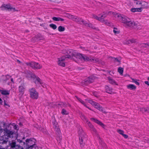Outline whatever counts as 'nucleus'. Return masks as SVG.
Listing matches in <instances>:
<instances>
[{
	"label": "nucleus",
	"instance_id": "c756f323",
	"mask_svg": "<svg viewBox=\"0 0 149 149\" xmlns=\"http://www.w3.org/2000/svg\"><path fill=\"white\" fill-rule=\"evenodd\" d=\"M93 17L95 19H96L99 20V21L101 22H104V20L102 19H101L100 18H99L96 15H93Z\"/></svg>",
	"mask_w": 149,
	"mask_h": 149
},
{
	"label": "nucleus",
	"instance_id": "f8f14e48",
	"mask_svg": "<svg viewBox=\"0 0 149 149\" xmlns=\"http://www.w3.org/2000/svg\"><path fill=\"white\" fill-rule=\"evenodd\" d=\"M9 145L11 148L15 149H24L23 147L18 145L17 142L16 143L15 141L12 140L11 142L10 141Z\"/></svg>",
	"mask_w": 149,
	"mask_h": 149
},
{
	"label": "nucleus",
	"instance_id": "2eb2a0df",
	"mask_svg": "<svg viewBox=\"0 0 149 149\" xmlns=\"http://www.w3.org/2000/svg\"><path fill=\"white\" fill-rule=\"evenodd\" d=\"M66 58V57L65 56H63L61 57L58 58V64L59 65L62 67L65 66V64L64 61Z\"/></svg>",
	"mask_w": 149,
	"mask_h": 149
},
{
	"label": "nucleus",
	"instance_id": "680f3d73",
	"mask_svg": "<svg viewBox=\"0 0 149 149\" xmlns=\"http://www.w3.org/2000/svg\"><path fill=\"white\" fill-rule=\"evenodd\" d=\"M4 104L5 105L8 106L9 107V105H8L7 103H6V102L5 101H4Z\"/></svg>",
	"mask_w": 149,
	"mask_h": 149
},
{
	"label": "nucleus",
	"instance_id": "c03bdc74",
	"mask_svg": "<svg viewBox=\"0 0 149 149\" xmlns=\"http://www.w3.org/2000/svg\"><path fill=\"white\" fill-rule=\"evenodd\" d=\"M140 111L143 112H146V111H147V109H146V108H140Z\"/></svg>",
	"mask_w": 149,
	"mask_h": 149
},
{
	"label": "nucleus",
	"instance_id": "f257e3e1",
	"mask_svg": "<svg viewBox=\"0 0 149 149\" xmlns=\"http://www.w3.org/2000/svg\"><path fill=\"white\" fill-rule=\"evenodd\" d=\"M17 142L20 143L22 145L26 147V149H38L36 144V139L33 138L27 139L25 142H23L22 140L17 139Z\"/></svg>",
	"mask_w": 149,
	"mask_h": 149
},
{
	"label": "nucleus",
	"instance_id": "58836bf2",
	"mask_svg": "<svg viewBox=\"0 0 149 149\" xmlns=\"http://www.w3.org/2000/svg\"><path fill=\"white\" fill-rule=\"evenodd\" d=\"M108 14L109 15H111V14L113 15H114L115 17H117L118 15V14H117V13H114V12H112L111 11H109V12H108Z\"/></svg>",
	"mask_w": 149,
	"mask_h": 149
},
{
	"label": "nucleus",
	"instance_id": "603ef678",
	"mask_svg": "<svg viewBox=\"0 0 149 149\" xmlns=\"http://www.w3.org/2000/svg\"><path fill=\"white\" fill-rule=\"evenodd\" d=\"M78 18L79 17L75 16L74 19L73 21L77 22V20H78Z\"/></svg>",
	"mask_w": 149,
	"mask_h": 149
},
{
	"label": "nucleus",
	"instance_id": "338daca9",
	"mask_svg": "<svg viewBox=\"0 0 149 149\" xmlns=\"http://www.w3.org/2000/svg\"><path fill=\"white\" fill-rule=\"evenodd\" d=\"M17 62L18 63H20L21 62L19 60H17Z\"/></svg>",
	"mask_w": 149,
	"mask_h": 149
},
{
	"label": "nucleus",
	"instance_id": "1a4fd4ad",
	"mask_svg": "<svg viewBox=\"0 0 149 149\" xmlns=\"http://www.w3.org/2000/svg\"><path fill=\"white\" fill-rule=\"evenodd\" d=\"M1 10H8L9 11H17L15 8L13 7L10 4H3L0 7Z\"/></svg>",
	"mask_w": 149,
	"mask_h": 149
},
{
	"label": "nucleus",
	"instance_id": "69168bd1",
	"mask_svg": "<svg viewBox=\"0 0 149 149\" xmlns=\"http://www.w3.org/2000/svg\"><path fill=\"white\" fill-rule=\"evenodd\" d=\"M10 79H11V81L13 83H14L13 79L12 78H10Z\"/></svg>",
	"mask_w": 149,
	"mask_h": 149
},
{
	"label": "nucleus",
	"instance_id": "09e8293b",
	"mask_svg": "<svg viewBox=\"0 0 149 149\" xmlns=\"http://www.w3.org/2000/svg\"><path fill=\"white\" fill-rule=\"evenodd\" d=\"M88 102L91 104L93 105H95V102L94 101H93L92 100H89L88 101Z\"/></svg>",
	"mask_w": 149,
	"mask_h": 149
},
{
	"label": "nucleus",
	"instance_id": "c85d7f7f",
	"mask_svg": "<svg viewBox=\"0 0 149 149\" xmlns=\"http://www.w3.org/2000/svg\"><path fill=\"white\" fill-rule=\"evenodd\" d=\"M58 105H61V107H65L67 106H70V105L68 103L67 104H66L63 102H60L59 104H58Z\"/></svg>",
	"mask_w": 149,
	"mask_h": 149
},
{
	"label": "nucleus",
	"instance_id": "c9c22d12",
	"mask_svg": "<svg viewBox=\"0 0 149 149\" xmlns=\"http://www.w3.org/2000/svg\"><path fill=\"white\" fill-rule=\"evenodd\" d=\"M77 98V99L81 103H82L83 105H84L85 107L86 106V104L84 102V101H83L80 98H79L78 97H76Z\"/></svg>",
	"mask_w": 149,
	"mask_h": 149
},
{
	"label": "nucleus",
	"instance_id": "f3484780",
	"mask_svg": "<svg viewBox=\"0 0 149 149\" xmlns=\"http://www.w3.org/2000/svg\"><path fill=\"white\" fill-rule=\"evenodd\" d=\"M91 120L95 123H96L97 124H98L99 125L102 127L104 128V125L102 122L97 119L93 118H91Z\"/></svg>",
	"mask_w": 149,
	"mask_h": 149
},
{
	"label": "nucleus",
	"instance_id": "7c9ffc66",
	"mask_svg": "<svg viewBox=\"0 0 149 149\" xmlns=\"http://www.w3.org/2000/svg\"><path fill=\"white\" fill-rule=\"evenodd\" d=\"M136 25H134L132 27H134V28L137 29H141L142 27L140 25L138 24L137 23H136Z\"/></svg>",
	"mask_w": 149,
	"mask_h": 149
},
{
	"label": "nucleus",
	"instance_id": "20e7f679",
	"mask_svg": "<svg viewBox=\"0 0 149 149\" xmlns=\"http://www.w3.org/2000/svg\"><path fill=\"white\" fill-rule=\"evenodd\" d=\"M26 74V77L29 80L33 79V82L36 86L39 84L42 86L43 82L37 76H36L35 74L32 73L30 71H26L25 72Z\"/></svg>",
	"mask_w": 149,
	"mask_h": 149
},
{
	"label": "nucleus",
	"instance_id": "e433bc0d",
	"mask_svg": "<svg viewBox=\"0 0 149 149\" xmlns=\"http://www.w3.org/2000/svg\"><path fill=\"white\" fill-rule=\"evenodd\" d=\"M37 36L38 38V41L41 40H44L45 39L44 37L40 35H37Z\"/></svg>",
	"mask_w": 149,
	"mask_h": 149
},
{
	"label": "nucleus",
	"instance_id": "6e6d98bb",
	"mask_svg": "<svg viewBox=\"0 0 149 149\" xmlns=\"http://www.w3.org/2000/svg\"><path fill=\"white\" fill-rule=\"evenodd\" d=\"M122 136L125 138H127L128 137V136L125 134H123Z\"/></svg>",
	"mask_w": 149,
	"mask_h": 149
},
{
	"label": "nucleus",
	"instance_id": "9d476101",
	"mask_svg": "<svg viewBox=\"0 0 149 149\" xmlns=\"http://www.w3.org/2000/svg\"><path fill=\"white\" fill-rule=\"evenodd\" d=\"M26 64L28 66H29L32 68L34 69H40L42 67V65L38 63L34 62H31L29 63H26Z\"/></svg>",
	"mask_w": 149,
	"mask_h": 149
},
{
	"label": "nucleus",
	"instance_id": "49530a36",
	"mask_svg": "<svg viewBox=\"0 0 149 149\" xmlns=\"http://www.w3.org/2000/svg\"><path fill=\"white\" fill-rule=\"evenodd\" d=\"M117 131L119 134H121L122 135L124 134V131L121 130H118Z\"/></svg>",
	"mask_w": 149,
	"mask_h": 149
},
{
	"label": "nucleus",
	"instance_id": "4c0bfd02",
	"mask_svg": "<svg viewBox=\"0 0 149 149\" xmlns=\"http://www.w3.org/2000/svg\"><path fill=\"white\" fill-rule=\"evenodd\" d=\"M131 79L132 80V82H134L137 85L139 86V83L137 81H138V80H137L133 78H131Z\"/></svg>",
	"mask_w": 149,
	"mask_h": 149
},
{
	"label": "nucleus",
	"instance_id": "f03ea898",
	"mask_svg": "<svg viewBox=\"0 0 149 149\" xmlns=\"http://www.w3.org/2000/svg\"><path fill=\"white\" fill-rule=\"evenodd\" d=\"M5 134L4 135L0 136V144H6L8 141L9 138H13L15 134L12 131H10L7 128L4 129Z\"/></svg>",
	"mask_w": 149,
	"mask_h": 149
},
{
	"label": "nucleus",
	"instance_id": "0e129e2a",
	"mask_svg": "<svg viewBox=\"0 0 149 149\" xmlns=\"http://www.w3.org/2000/svg\"><path fill=\"white\" fill-rule=\"evenodd\" d=\"M108 12H105V15H106V16L107 15H108L109 14H108Z\"/></svg>",
	"mask_w": 149,
	"mask_h": 149
},
{
	"label": "nucleus",
	"instance_id": "cd10ccee",
	"mask_svg": "<svg viewBox=\"0 0 149 149\" xmlns=\"http://www.w3.org/2000/svg\"><path fill=\"white\" fill-rule=\"evenodd\" d=\"M108 79L110 83L112 84H115L117 85H118V84H116V82L113 79H111V77H108Z\"/></svg>",
	"mask_w": 149,
	"mask_h": 149
},
{
	"label": "nucleus",
	"instance_id": "b1692460",
	"mask_svg": "<svg viewBox=\"0 0 149 149\" xmlns=\"http://www.w3.org/2000/svg\"><path fill=\"white\" fill-rule=\"evenodd\" d=\"M11 76L8 75H7L5 76H2V79L3 81H6L7 80L10 79Z\"/></svg>",
	"mask_w": 149,
	"mask_h": 149
},
{
	"label": "nucleus",
	"instance_id": "79ce46f5",
	"mask_svg": "<svg viewBox=\"0 0 149 149\" xmlns=\"http://www.w3.org/2000/svg\"><path fill=\"white\" fill-rule=\"evenodd\" d=\"M61 113L62 114L67 115L68 114V112L64 109H63L61 111Z\"/></svg>",
	"mask_w": 149,
	"mask_h": 149
},
{
	"label": "nucleus",
	"instance_id": "864d4df0",
	"mask_svg": "<svg viewBox=\"0 0 149 149\" xmlns=\"http://www.w3.org/2000/svg\"><path fill=\"white\" fill-rule=\"evenodd\" d=\"M113 58L114 59V61L115 62H120V61H119V60H118V59H117V58Z\"/></svg>",
	"mask_w": 149,
	"mask_h": 149
},
{
	"label": "nucleus",
	"instance_id": "37998d69",
	"mask_svg": "<svg viewBox=\"0 0 149 149\" xmlns=\"http://www.w3.org/2000/svg\"><path fill=\"white\" fill-rule=\"evenodd\" d=\"M140 45H141L142 47H143L147 48L148 46V43H146V44L141 43L140 44Z\"/></svg>",
	"mask_w": 149,
	"mask_h": 149
},
{
	"label": "nucleus",
	"instance_id": "0eeeda50",
	"mask_svg": "<svg viewBox=\"0 0 149 149\" xmlns=\"http://www.w3.org/2000/svg\"><path fill=\"white\" fill-rule=\"evenodd\" d=\"M134 3L137 5V6L139 7L141 9L142 8H147L149 7L148 3L144 1H135Z\"/></svg>",
	"mask_w": 149,
	"mask_h": 149
},
{
	"label": "nucleus",
	"instance_id": "8fccbe9b",
	"mask_svg": "<svg viewBox=\"0 0 149 149\" xmlns=\"http://www.w3.org/2000/svg\"><path fill=\"white\" fill-rule=\"evenodd\" d=\"M104 21L103 23H104L105 24L107 25H110V23L107 20H104Z\"/></svg>",
	"mask_w": 149,
	"mask_h": 149
},
{
	"label": "nucleus",
	"instance_id": "ea45409f",
	"mask_svg": "<svg viewBox=\"0 0 149 149\" xmlns=\"http://www.w3.org/2000/svg\"><path fill=\"white\" fill-rule=\"evenodd\" d=\"M49 26L54 30L56 29L57 28L56 26L54 24H49Z\"/></svg>",
	"mask_w": 149,
	"mask_h": 149
},
{
	"label": "nucleus",
	"instance_id": "39448f33",
	"mask_svg": "<svg viewBox=\"0 0 149 149\" xmlns=\"http://www.w3.org/2000/svg\"><path fill=\"white\" fill-rule=\"evenodd\" d=\"M78 133L80 144L81 147H83L85 145L87 140V136L81 127L79 128Z\"/></svg>",
	"mask_w": 149,
	"mask_h": 149
},
{
	"label": "nucleus",
	"instance_id": "bf43d9fd",
	"mask_svg": "<svg viewBox=\"0 0 149 149\" xmlns=\"http://www.w3.org/2000/svg\"><path fill=\"white\" fill-rule=\"evenodd\" d=\"M145 83L146 84L148 85L149 86V82L148 81H145Z\"/></svg>",
	"mask_w": 149,
	"mask_h": 149
},
{
	"label": "nucleus",
	"instance_id": "774afa93",
	"mask_svg": "<svg viewBox=\"0 0 149 149\" xmlns=\"http://www.w3.org/2000/svg\"><path fill=\"white\" fill-rule=\"evenodd\" d=\"M80 48L81 49H83V50H84V47H80Z\"/></svg>",
	"mask_w": 149,
	"mask_h": 149
},
{
	"label": "nucleus",
	"instance_id": "9b49d317",
	"mask_svg": "<svg viewBox=\"0 0 149 149\" xmlns=\"http://www.w3.org/2000/svg\"><path fill=\"white\" fill-rule=\"evenodd\" d=\"M96 77L92 75L85 79L82 82L83 85H87L88 84L93 82Z\"/></svg>",
	"mask_w": 149,
	"mask_h": 149
},
{
	"label": "nucleus",
	"instance_id": "f704fd0d",
	"mask_svg": "<svg viewBox=\"0 0 149 149\" xmlns=\"http://www.w3.org/2000/svg\"><path fill=\"white\" fill-rule=\"evenodd\" d=\"M118 71L120 74H122L123 71V68L120 67H119L118 69Z\"/></svg>",
	"mask_w": 149,
	"mask_h": 149
},
{
	"label": "nucleus",
	"instance_id": "5fc2aeb1",
	"mask_svg": "<svg viewBox=\"0 0 149 149\" xmlns=\"http://www.w3.org/2000/svg\"><path fill=\"white\" fill-rule=\"evenodd\" d=\"M39 130H40V131H42V132H44V130L42 128L39 127V128L38 129Z\"/></svg>",
	"mask_w": 149,
	"mask_h": 149
},
{
	"label": "nucleus",
	"instance_id": "052dcab7",
	"mask_svg": "<svg viewBox=\"0 0 149 149\" xmlns=\"http://www.w3.org/2000/svg\"><path fill=\"white\" fill-rule=\"evenodd\" d=\"M146 109H147V111H146V112L149 113V107H147L146 108Z\"/></svg>",
	"mask_w": 149,
	"mask_h": 149
},
{
	"label": "nucleus",
	"instance_id": "3c124183",
	"mask_svg": "<svg viewBox=\"0 0 149 149\" xmlns=\"http://www.w3.org/2000/svg\"><path fill=\"white\" fill-rule=\"evenodd\" d=\"M130 41L131 43H134L136 42V40L134 39L130 40Z\"/></svg>",
	"mask_w": 149,
	"mask_h": 149
},
{
	"label": "nucleus",
	"instance_id": "72a5a7b5",
	"mask_svg": "<svg viewBox=\"0 0 149 149\" xmlns=\"http://www.w3.org/2000/svg\"><path fill=\"white\" fill-rule=\"evenodd\" d=\"M37 37V35H36L32 39L31 41L33 42H35L38 41V38Z\"/></svg>",
	"mask_w": 149,
	"mask_h": 149
},
{
	"label": "nucleus",
	"instance_id": "ddd939ff",
	"mask_svg": "<svg viewBox=\"0 0 149 149\" xmlns=\"http://www.w3.org/2000/svg\"><path fill=\"white\" fill-rule=\"evenodd\" d=\"M77 22L80 24H83L86 26H88L93 29H96V28L93 26L92 24L91 23H87L86 21H84L81 19L79 18H78V20H77Z\"/></svg>",
	"mask_w": 149,
	"mask_h": 149
},
{
	"label": "nucleus",
	"instance_id": "a18cd8bd",
	"mask_svg": "<svg viewBox=\"0 0 149 149\" xmlns=\"http://www.w3.org/2000/svg\"><path fill=\"white\" fill-rule=\"evenodd\" d=\"M117 29L116 28L114 27L113 28V32L115 34H118L119 33V31L116 30Z\"/></svg>",
	"mask_w": 149,
	"mask_h": 149
},
{
	"label": "nucleus",
	"instance_id": "13d9d810",
	"mask_svg": "<svg viewBox=\"0 0 149 149\" xmlns=\"http://www.w3.org/2000/svg\"><path fill=\"white\" fill-rule=\"evenodd\" d=\"M93 95L96 97H97V93L96 92L93 93Z\"/></svg>",
	"mask_w": 149,
	"mask_h": 149
},
{
	"label": "nucleus",
	"instance_id": "4be33fe9",
	"mask_svg": "<svg viewBox=\"0 0 149 149\" xmlns=\"http://www.w3.org/2000/svg\"><path fill=\"white\" fill-rule=\"evenodd\" d=\"M80 116L81 119L84 121H86V122H88V120L86 116L82 113H80Z\"/></svg>",
	"mask_w": 149,
	"mask_h": 149
},
{
	"label": "nucleus",
	"instance_id": "5701e85b",
	"mask_svg": "<svg viewBox=\"0 0 149 149\" xmlns=\"http://www.w3.org/2000/svg\"><path fill=\"white\" fill-rule=\"evenodd\" d=\"M106 88V91L107 93L111 94L112 92L113 89L111 87H110L108 86H106L105 87Z\"/></svg>",
	"mask_w": 149,
	"mask_h": 149
},
{
	"label": "nucleus",
	"instance_id": "bb28decb",
	"mask_svg": "<svg viewBox=\"0 0 149 149\" xmlns=\"http://www.w3.org/2000/svg\"><path fill=\"white\" fill-rule=\"evenodd\" d=\"M52 19L54 21H61L63 22L64 21V19L60 17H53L52 18Z\"/></svg>",
	"mask_w": 149,
	"mask_h": 149
},
{
	"label": "nucleus",
	"instance_id": "473e14b6",
	"mask_svg": "<svg viewBox=\"0 0 149 149\" xmlns=\"http://www.w3.org/2000/svg\"><path fill=\"white\" fill-rule=\"evenodd\" d=\"M58 29L59 31L62 32L65 31V28L63 26H60L58 27Z\"/></svg>",
	"mask_w": 149,
	"mask_h": 149
},
{
	"label": "nucleus",
	"instance_id": "e2e57ef3",
	"mask_svg": "<svg viewBox=\"0 0 149 149\" xmlns=\"http://www.w3.org/2000/svg\"><path fill=\"white\" fill-rule=\"evenodd\" d=\"M2 101L1 98H0V104H2Z\"/></svg>",
	"mask_w": 149,
	"mask_h": 149
},
{
	"label": "nucleus",
	"instance_id": "6ab92c4d",
	"mask_svg": "<svg viewBox=\"0 0 149 149\" xmlns=\"http://www.w3.org/2000/svg\"><path fill=\"white\" fill-rule=\"evenodd\" d=\"M25 88L24 87V84H22L19 87V92L21 93L22 94H23L25 91Z\"/></svg>",
	"mask_w": 149,
	"mask_h": 149
},
{
	"label": "nucleus",
	"instance_id": "423d86ee",
	"mask_svg": "<svg viewBox=\"0 0 149 149\" xmlns=\"http://www.w3.org/2000/svg\"><path fill=\"white\" fill-rule=\"evenodd\" d=\"M74 56L77 59V60H75L77 62H79L80 61L83 62L89 61L90 60V58L86 55L76 52H75Z\"/></svg>",
	"mask_w": 149,
	"mask_h": 149
},
{
	"label": "nucleus",
	"instance_id": "393cba45",
	"mask_svg": "<svg viewBox=\"0 0 149 149\" xmlns=\"http://www.w3.org/2000/svg\"><path fill=\"white\" fill-rule=\"evenodd\" d=\"M93 61V62L97 63H100L101 61V60H100L96 58H94L92 59L90 58L89 61Z\"/></svg>",
	"mask_w": 149,
	"mask_h": 149
},
{
	"label": "nucleus",
	"instance_id": "2f4dec72",
	"mask_svg": "<svg viewBox=\"0 0 149 149\" xmlns=\"http://www.w3.org/2000/svg\"><path fill=\"white\" fill-rule=\"evenodd\" d=\"M0 91L1 92V93L3 95H8L9 94V93L8 91L0 90Z\"/></svg>",
	"mask_w": 149,
	"mask_h": 149
},
{
	"label": "nucleus",
	"instance_id": "de8ad7c7",
	"mask_svg": "<svg viewBox=\"0 0 149 149\" xmlns=\"http://www.w3.org/2000/svg\"><path fill=\"white\" fill-rule=\"evenodd\" d=\"M103 14L100 17H99V18H101V19L104 20V18L106 17V15L105 14V12H103Z\"/></svg>",
	"mask_w": 149,
	"mask_h": 149
},
{
	"label": "nucleus",
	"instance_id": "6e6552de",
	"mask_svg": "<svg viewBox=\"0 0 149 149\" xmlns=\"http://www.w3.org/2000/svg\"><path fill=\"white\" fill-rule=\"evenodd\" d=\"M30 97L33 99H37L38 97V93L35 88H32L29 89Z\"/></svg>",
	"mask_w": 149,
	"mask_h": 149
},
{
	"label": "nucleus",
	"instance_id": "a878e982",
	"mask_svg": "<svg viewBox=\"0 0 149 149\" xmlns=\"http://www.w3.org/2000/svg\"><path fill=\"white\" fill-rule=\"evenodd\" d=\"M127 87L128 89L132 90H134L136 88V87L135 86L132 84H130L127 85Z\"/></svg>",
	"mask_w": 149,
	"mask_h": 149
},
{
	"label": "nucleus",
	"instance_id": "aec40b11",
	"mask_svg": "<svg viewBox=\"0 0 149 149\" xmlns=\"http://www.w3.org/2000/svg\"><path fill=\"white\" fill-rule=\"evenodd\" d=\"M142 10L140 7L139 8H132L131 9V11L133 13L140 12H141Z\"/></svg>",
	"mask_w": 149,
	"mask_h": 149
},
{
	"label": "nucleus",
	"instance_id": "7ed1b4c3",
	"mask_svg": "<svg viewBox=\"0 0 149 149\" xmlns=\"http://www.w3.org/2000/svg\"><path fill=\"white\" fill-rule=\"evenodd\" d=\"M118 19L126 27H132L134 25H136V22L132 21L131 19L125 16H121L120 14H118L117 16Z\"/></svg>",
	"mask_w": 149,
	"mask_h": 149
},
{
	"label": "nucleus",
	"instance_id": "dca6fc26",
	"mask_svg": "<svg viewBox=\"0 0 149 149\" xmlns=\"http://www.w3.org/2000/svg\"><path fill=\"white\" fill-rule=\"evenodd\" d=\"M75 52L72 50H67L66 52L67 55L65 56L66 58H70L72 56H74Z\"/></svg>",
	"mask_w": 149,
	"mask_h": 149
},
{
	"label": "nucleus",
	"instance_id": "4468645a",
	"mask_svg": "<svg viewBox=\"0 0 149 149\" xmlns=\"http://www.w3.org/2000/svg\"><path fill=\"white\" fill-rule=\"evenodd\" d=\"M54 127L55 130L56 132V134L59 137V139H61L62 138L61 136V132L60 129L58 128V125L57 122H55L53 123Z\"/></svg>",
	"mask_w": 149,
	"mask_h": 149
},
{
	"label": "nucleus",
	"instance_id": "a211bd4d",
	"mask_svg": "<svg viewBox=\"0 0 149 149\" xmlns=\"http://www.w3.org/2000/svg\"><path fill=\"white\" fill-rule=\"evenodd\" d=\"M95 108L99 110L100 111H102L103 112L106 113V112L105 111H103V108L102 106L100 105V104L98 103L95 102V105H94Z\"/></svg>",
	"mask_w": 149,
	"mask_h": 149
},
{
	"label": "nucleus",
	"instance_id": "4d7b16f0",
	"mask_svg": "<svg viewBox=\"0 0 149 149\" xmlns=\"http://www.w3.org/2000/svg\"><path fill=\"white\" fill-rule=\"evenodd\" d=\"M131 43V42H130V40H128L126 41V44H129Z\"/></svg>",
	"mask_w": 149,
	"mask_h": 149
},
{
	"label": "nucleus",
	"instance_id": "a19ab883",
	"mask_svg": "<svg viewBox=\"0 0 149 149\" xmlns=\"http://www.w3.org/2000/svg\"><path fill=\"white\" fill-rule=\"evenodd\" d=\"M74 16L70 14L68 15L67 16V17L68 18L71 19L73 21L74 19Z\"/></svg>",
	"mask_w": 149,
	"mask_h": 149
},
{
	"label": "nucleus",
	"instance_id": "412c9836",
	"mask_svg": "<svg viewBox=\"0 0 149 149\" xmlns=\"http://www.w3.org/2000/svg\"><path fill=\"white\" fill-rule=\"evenodd\" d=\"M88 126L90 128V130L94 132H96L95 129L94 128L93 126L91 123L90 122L88 121V122H86Z\"/></svg>",
	"mask_w": 149,
	"mask_h": 149
}]
</instances>
